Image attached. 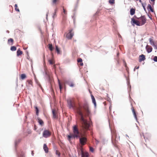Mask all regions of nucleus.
Returning <instances> with one entry per match:
<instances>
[{"label": "nucleus", "mask_w": 157, "mask_h": 157, "mask_svg": "<svg viewBox=\"0 0 157 157\" xmlns=\"http://www.w3.org/2000/svg\"><path fill=\"white\" fill-rule=\"evenodd\" d=\"M82 106L83 107L87 116L88 117L91 116V113L89 107V104L87 101L85 100L84 101Z\"/></svg>", "instance_id": "nucleus-1"}, {"label": "nucleus", "mask_w": 157, "mask_h": 157, "mask_svg": "<svg viewBox=\"0 0 157 157\" xmlns=\"http://www.w3.org/2000/svg\"><path fill=\"white\" fill-rule=\"evenodd\" d=\"M43 75L45 80H47L48 82L51 83L52 80L49 74L47 71H44L43 72Z\"/></svg>", "instance_id": "nucleus-2"}, {"label": "nucleus", "mask_w": 157, "mask_h": 157, "mask_svg": "<svg viewBox=\"0 0 157 157\" xmlns=\"http://www.w3.org/2000/svg\"><path fill=\"white\" fill-rule=\"evenodd\" d=\"M78 155L81 154V157H89V155L88 152L84 153L82 148H81L78 152Z\"/></svg>", "instance_id": "nucleus-3"}, {"label": "nucleus", "mask_w": 157, "mask_h": 157, "mask_svg": "<svg viewBox=\"0 0 157 157\" xmlns=\"http://www.w3.org/2000/svg\"><path fill=\"white\" fill-rule=\"evenodd\" d=\"M87 138L86 136L79 138V142L82 145H84L86 143Z\"/></svg>", "instance_id": "nucleus-4"}, {"label": "nucleus", "mask_w": 157, "mask_h": 157, "mask_svg": "<svg viewBox=\"0 0 157 157\" xmlns=\"http://www.w3.org/2000/svg\"><path fill=\"white\" fill-rule=\"evenodd\" d=\"M131 23L132 25H136L137 26H141V24L139 21L136 20L133 18H132L131 19Z\"/></svg>", "instance_id": "nucleus-5"}, {"label": "nucleus", "mask_w": 157, "mask_h": 157, "mask_svg": "<svg viewBox=\"0 0 157 157\" xmlns=\"http://www.w3.org/2000/svg\"><path fill=\"white\" fill-rule=\"evenodd\" d=\"M73 30H69V32L67 35L66 37L69 40L71 39L74 35V33L72 32Z\"/></svg>", "instance_id": "nucleus-6"}, {"label": "nucleus", "mask_w": 157, "mask_h": 157, "mask_svg": "<svg viewBox=\"0 0 157 157\" xmlns=\"http://www.w3.org/2000/svg\"><path fill=\"white\" fill-rule=\"evenodd\" d=\"M63 13H62V16L63 21V22H64L67 20V12L64 8H63Z\"/></svg>", "instance_id": "nucleus-7"}, {"label": "nucleus", "mask_w": 157, "mask_h": 157, "mask_svg": "<svg viewBox=\"0 0 157 157\" xmlns=\"http://www.w3.org/2000/svg\"><path fill=\"white\" fill-rule=\"evenodd\" d=\"M67 106L69 109H74V107L72 104V101L71 99H67Z\"/></svg>", "instance_id": "nucleus-8"}, {"label": "nucleus", "mask_w": 157, "mask_h": 157, "mask_svg": "<svg viewBox=\"0 0 157 157\" xmlns=\"http://www.w3.org/2000/svg\"><path fill=\"white\" fill-rule=\"evenodd\" d=\"M139 19L141 20L140 24H141V26L144 25L146 22V19L144 15L141 16L140 17Z\"/></svg>", "instance_id": "nucleus-9"}, {"label": "nucleus", "mask_w": 157, "mask_h": 157, "mask_svg": "<svg viewBox=\"0 0 157 157\" xmlns=\"http://www.w3.org/2000/svg\"><path fill=\"white\" fill-rule=\"evenodd\" d=\"M43 136L45 138H47L50 135L49 132L48 130L45 129L43 132Z\"/></svg>", "instance_id": "nucleus-10"}, {"label": "nucleus", "mask_w": 157, "mask_h": 157, "mask_svg": "<svg viewBox=\"0 0 157 157\" xmlns=\"http://www.w3.org/2000/svg\"><path fill=\"white\" fill-rule=\"evenodd\" d=\"M146 56L145 55L143 54L140 55L139 57V61L140 63L142 61H144L146 59Z\"/></svg>", "instance_id": "nucleus-11"}, {"label": "nucleus", "mask_w": 157, "mask_h": 157, "mask_svg": "<svg viewBox=\"0 0 157 157\" xmlns=\"http://www.w3.org/2000/svg\"><path fill=\"white\" fill-rule=\"evenodd\" d=\"M145 49L147 52L148 53H149L152 51L153 48L151 46L147 44L146 46Z\"/></svg>", "instance_id": "nucleus-12"}, {"label": "nucleus", "mask_w": 157, "mask_h": 157, "mask_svg": "<svg viewBox=\"0 0 157 157\" xmlns=\"http://www.w3.org/2000/svg\"><path fill=\"white\" fill-rule=\"evenodd\" d=\"M90 96L91 97L92 103L94 105V107L95 108L96 107L97 104L95 98L94 96L92 94L90 95Z\"/></svg>", "instance_id": "nucleus-13"}, {"label": "nucleus", "mask_w": 157, "mask_h": 157, "mask_svg": "<svg viewBox=\"0 0 157 157\" xmlns=\"http://www.w3.org/2000/svg\"><path fill=\"white\" fill-rule=\"evenodd\" d=\"M21 140L22 139L21 138H19L15 140L14 141V147L15 150H16L17 147V145L21 142Z\"/></svg>", "instance_id": "nucleus-14"}, {"label": "nucleus", "mask_w": 157, "mask_h": 157, "mask_svg": "<svg viewBox=\"0 0 157 157\" xmlns=\"http://www.w3.org/2000/svg\"><path fill=\"white\" fill-rule=\"evenodd\" d=\"M125 78H126V80H127V85L128 86V92L129 93V92L131 91V86L130 84V82L129 81H128V78H127L126 76L125 75H124Z\"/></svg>", "instance_id": "nucleus-15"}, {"label": "nucleus", "mask_w": 157, "mask_h": 157, "mask_svg": "<svg viewBox=\"0 0 157 157\" xmlns=\"http://www.w3.org/2000/svg\"><path fill=\"white\" fill-rule=\"evenodd\" d=\"M73 131L74 134H78L79 132L76 125H74L73 127Z\"/></svg>", "instance_id": "nucleus-16"}, {"label": "nucleus", "mask_w": 157, "mask_h": 157, "mask_svg": "<svg viewBox=\"0 0 157 157\" xmlns=\"http://www.w3.org/2000/svg\"><path fill=\"white\" fill-rule=\"evenodd\" d=\"M37 122L39 125H40L41 126H43L44 124V122L39 117H37Z\"/></svg>", "instance_id": "nucleus-17"}, {"label": "nucleus", "mask_w": 157, "mask_h": 157, "mask_svg": "<svg viewBox=\"0 0 157 157\" xmlns=\"http://www.w3.org/2000/svg\"><path fill=\"white\" fill-rule=\"evenodd\" d=\"M147 9L149 11H150L151 12L154 13L155 14V12L154 10H153L150 4H148V5L147 6Z\"/></svg>", "instance_id": "nucleus-18"}, {"label": "nucleus", "mask_w": 157, "mask_h": 157, "mask_svg": "<svg viewBox=\"0 0 157 157\" xmlns=\"http://www.w3.org/2000/svg\"><path fill=\"white\" fill-rule=\"evenodd\" d=\"M27 77V75L25 73H22L20 75V79L24 80Z\"/></svg>", "instance_id": "nucleus-19"}, {"label": "nucleus", "mask_w": 157, "mask_h": 157, "mask_svg": "<svg viewBox=\"0 0 157 157\" xmlns=\"http://www.w3.org/2000/svg\"><path fill=\"white\" fill-rule=\"evenodd\" d=\"M52 113L53 115V117L54 119H57L58 118V116L57 115L56 113L55 110L53 109H52Z\"/></svg>", "instance_id": "nucleus-20"}, {"label": "nucleus", "mask_w": 157, "mask_h": 157, "mask_svg": "<svg viewBox=\"0 0 157 157\" xmlns=\"http://www.w3.org/2000/svg\"><path fill=\"white\" fill-rule=\"evenodd\" d=\"M67 137L68 140L70 141L71 139L75 138V134H73L70 133L69 135H67Z\"/></svg>", "instance_id": "nucleus-21"}, {"label": "nucleus", "mask_w": 157, "mask_h": 157, "mask_svg": "<svg viewBox=\"0 0 157 157\" xmlns=\"http://www.w3.org/2000/svg\"><path fill=\"white\" fill-rule=\"evenodd\" d=\"M56 51L58 54H61V52L60 50V49L58 47V46L56 45Z\"/></svg>", "instance_id": "nucleus-22"}, {"label": "nucleus", "mask_w": 157, "mask_h": 157, "mask_svg": "<svg viewBox=\"0 0 157 157\" xmlns=\"http://www.w3.org/2000/svg\"><path fill=\"white\" fill-rule=\"evenodd\" d=\"M34 108L35 110L36 115L38 116L39 115V112H40L38 106L36 105H35L34 106Z\"/></svg>", "instance_id": "nucleus-23"}, {"label": "nucleus", "mask_w": 157, "mask_h": 157, "mask_svg": "<svg viewBox=\"0 0 157 157\" xmlns=\"http://www.w3.org/2000/svg\"><path fill=\"white\" fill-rule=\"evenodd\" d=\"M43 149L45 153H48V149L47 145L44 144L43 145Z\"/></svg>", "instance_id": "nucleus-24"}, {"label": "nucleus", "mask_w": 157, "mask_h": 157, "mask_svg": "<svg viewBox=\"0 0 157 157\" xmlns=\"http://www.w3.org/2000/svg\"><path fill=\"white\" fill-rule=\"evenodd\" d=\"M22 51L21 50L20 48H19L17 51V56L18 57L19 56L22 55Z\"/></svg>", "instance_id": "nucleus-25"}, {"label": "nucleus", "mask_w": 157, "mask_h": 157, "mask_svg": "<svg viewBox=\"0 0 157 157\" xmlns=\"http://www.w3.org/2000/svg\"><path fill=\"white\" fill-rule=\"evenodd\" d=\"M149 43H150V44L152 45V46H155V45L156 44V43L153 40L151 39V38H150L149 39Z\"/></svg>", "instance_id": "nucleus-26"}, {"label": "nucleus", "mask_w": 157, "mask_h": 157, "mask_svg": "<svg viewBox=\"0 0 157 157\" xmlns=\"http://www.w3.org/2000/svg\"><path fill=\"white\" fill-rule=\"evenodd\" d=\"M108 140L106 139L105 138H103L102 139L101 142L103 145L107 144L108 143Z\"/></svg>", "instance_id": "nucleus-27"}, {"label": "nucleus", "mask_w": 157, "mask_h": 157, "mask_svg": "<svg viewBox=\"0 0 157 157\" xmlns=\"http://www.w3.org/2000/svg\"><path fill=\"white\" fill-rule=\"evenodd\" d=\"M135 9L132 8L130 10V14L131 15H133L135 13Z\"/></svg>", "instance_id": "nucleus-28"}, {"label": "nucleus", "mask_w": 157, "mask_h": 157, "mask_svg": "<svg viewBox=\"0 0 157 157\" xmlns=\"http://www.w3.org/2000/svg\"><path fill=\"white\" fill-rule=\"evenodd\" d=\"M58 84L59 85V88L60 90L61 91L62 89L63 88H62V87L61 84L60 83V81L59 79H58Z\"/></svg>", "instance_id": "nucleus-29"}, {"label": "nucleus", "mask_w": 157, "mask_h": 157, "mask_svg": "<svg viewBox=\"0 0 157 157\" xmlns=\"http://www.w3.org/2000/svg\"><path fill=\"white\" fill-rule=\"evenodd\" d=\"M80 119L81 121L82 122V123L84 124H85L86 123V120L84 118L83 116H82L80 117Z\"/></svg>", "instance_id": "nucleus-30"}, {"label": "nucleus", "mask_w": 157, "mask_h": 157, "mask_svg": "<svg viewBox=\"0 0 157 157\" xmlns=\"http://www.w3.org/2000/svg\"><path fill=\"white\" fill-rule=\"evenodd\" d=\"M48 48L51 51H53L54 48L53 47L52 45V44H48Z\"/></svg>", "instance_id": "nucleus-31"}, {"label": "nucleus", "mask_w": 157, "mask_h": 157, "mask_svg": "<svg viewBox=\"0 0 157 157\" xmlns=\"http://www.w3.org/2000/svg\"><path fill=\"white\" fill-rule=\"evenodd\" d=\"M17 47L15 46H13L10 47V50L12 51H14L16 50Z\"/></svg>", "instance_id": "nucleus-32"}, {"label": "nucleus", "mask_w": 157, "mask_h": 157, "mask_svg": "<svg viewBox=\"0 0 157 157\" xmlns=\"http://www.w3.org/2000/svg\"><path fill=\"white\" fill-rule=\"evenodd\" d=\"M78 114L80 116H83V113L80 109H79V110L78 111Z\"/></svg>", "instance_id": "nucleus-33"}, {"label": "nucleus", "mask_w": 157, "mask_h": 157, "mask_svg": "<svg viewBox=\"0 0 157 157\" xmlns=\"http://www.w3.org/2000/svg\"><path fill=\"white\" fill-rule=\"evenodd\" d=\"M116 141V140L115 142L113 141V140L112 139V143L113 146L115 147H117Z\"/></svg>", "instance_id": "nucleus-34"}, {"label": "nucleus", "mask_w": 157, "mask_h": 157, "mask_svg": "<svg viewBox=\"0 0 157 157\" xmlns=\"http://www.w3.org/2000/svg\"><path fill=\"white\" fill-rule=\"evenodd\" d=\"M69 86L71 87H74L75 84H74L73 82H70V83H69V84L68 85Z\"/></svg>", "instance_id": "nucleus-35"}, {"label": "nucleus", "mask_w": 157, "mask_h": 157, "mask_svg": "<svg viewBox=\"0 0 157 157\" xmlns=\"http://www.w3.org/2000/svg\"><path fill=\"white\" fill-rule=\"evenodd\" d=\"M141 5L143 7L144 10L146 12V10L145 8V5H146V4L145 3L144 4V3H142Z\"/></svg>", "instance_id": "nucleus-36"}, {"label": "nucleus", "mask_w": 157, "mask_h": 157, "mask_svg": "<svg viewBox=\"0 0 157 157\" xmlns=\"http://www.w3.org/2000/svg\"><path fill=\"white\" fill-rule=\"evenodd\" d=\"M114 1L115 0H109V2L111 5H112L114 3Z\"/></svg>", "instance_id": "nucleus-37"}, {"label": "nucleus", "mask_w": 157, "mask_h": 157, "mask_svg": "<svg viewBox=\"0 0 157 157\" xmlns=\"http://www.w3.org/2000/svg\"><path fill=\"white\" fill-rule=\"evenodd\" d=\"M90 151L92 153H93L94 152V149L92 147H91L90 148Z\"/></svg>", "instance_id": "nucleus-38"}, {"label": "nucleus", "mask_w": 157, "mask_h": 157, "mask_svg": "<svg viewBox=\"0 0 157 157\" xmlns=\"http://www.w3.org/2000/svg\"><path fill=\"white\" fill-rule=\"evenodd\" d=\"M153 60L154 62H157V56H154Z\"/></svg>", "instance_id": "nucleus-39"}, {"label": "nucleus", "mask_w": 157, "mask_h": 157, "mask_svg": "<svg viewBox=\"0 0 157 157\" xmlns=\"http://www.w3.org/2000/svg\"><path fill=\"white\" fill-rule=\"evenodd\" d=\"M77 62L80 63L82 62V59L80 58H79L77 60Z\"/></svg>", "instance_id": "nucleus-40"}, {"label": "nucleus", "mask_w": 157, "mask_h": 157, "mask_svg": "<svg viewBox=\"0 0 157 157\" xmlns=\"http://www.w3.org/2000/svg\"><path fill=\"white\" fill-rule=\"evenodd\" d=\"M133 115L134 116V117L135 119L136 120H137V116L136 115V112H135V113H133Z\"/></svg>", "instance_id": "nucleus-41"}, {"label": "nucleus", "mask_w": 157, "mask_h": 157, "mask_svg": "<svg viewBox=\"0 0 157 157\" xmlns=\"http://www.w3.org/2000/svg\"><path fill=\"white\" fill-rule=\"evenodd\" d=\"M117 36H118V37L119 38H121L122 39V37L121 36V35L119 33L118 31H117Z\"/></svg>", "instance_id": "nucleus-42"}, {"label": "nucleus", "mask_w": 157, "mask_h": 157, "mask_svg": "<svg viewBox=\"0 0 157 157\" xmlns=\"http://www.w3.org/2000/svg\"><path fill=\"white\" fill-rule=\"evenodd\" d=\"M48 62L49 63V64L50 65H52L53 64V62L52 60L50 59H48Z\"/></svg>", "instance_id": "nucleus-43"}, {"label": "nucleus", "mask_w": 157, "mask_h": 157, "mask_svg": "<svg viewBox=\"0 0 157 157\" xmlns=\"http://www.w3.org/2000/svg\"><path fill=\"white\" fill-rule=\"evenodd\" d=\"M27 82L28 83L29 85H31L32 86H33L32 85V82L31 81L27 80Z\"/></svg>", "instance_id": "nucleus-44"}, {"label": "nucleus", "mask_w": 157, "mask_h": 157, "mask_svg": "<svg viewBox=\"0 0 157 157\" xmlns=\"http://www.w3.org/2000/svg\"><path fill=\"white\" fill-rule=\"evenodd\" d=\"M38 85L39 87L41 89L42 91L43 92L44 90H43V88H42L41 84L39 83H38Z\"/></svg>", "instance_id": "nucleus-45"}, {"label": "nucleus", "mask_w": 157, "mask_h": 157, "mask_svg": "<svg viewBox=\"0 0 157 157\" xmlns=\"http://www.w3.org/2000/svg\"><path fill=\"white\" fill-rule=\"evenodd\" d=\"M64 82H65V83L67 84L68 85L69 84L70 82V81L69 80H65L64 81Z\"/></svg>", "instance_id": "nucleus-46"}, {"label": "nucleus", "mask_w": 157, "mask_h": 157, "mask_svg": "<svg viewBox=\"0 0 157 157\" xmlns=\"http://www.w3.org/2000/svg\"><path fill=\"white\" fill-rule=\"evenodd\" d=\"M14 40L13 39L10 38V45H13Z\"/></svg>", "instance_id": "nucleus-47"}, {"label": "nucleus", "mask_w": 157, "mask_h": 157, "mask_svg": "<svg viewBox=\"0 0 157 157\" xmlns=\"http://www.w3.org/2000/svg\"><path fill=\"white\" fill-rule=\"evenodd\" d=\"M56 12H54V13H53V15L52 16V18H53V19H54L55 17L56 16Z\"/></svg>", "instance_id": "nucleus-48"}, {"label": "nucleus", "mask_w": 157, "mask_h": 157, "mask_svg": "<svg viewBox=\"0 0 157 157\" xmlns=\"http://www.w3.org/2000/svg\"><path fill=\"white\" fill-rule=\"evenodd\" d=\"M75 138H79H79H80V136L78 135H75Z\"/></svg>", "instance_id": "nucleus-49"}, {"label": "nucleus", "mask_w": 157, "mask_h": 157, "mask_svg": "<svg viewBox=\"0 0 157 157\" xmlns=\"http://www.w3.org/2000/svg\"><path fill=\"white\" fill-rule=\"evenodd\" d=\"M37 127L36 126V125L35 124L34 125V130H36L37 129Z\"/></svg>", "instance_id": "nucleus-50"}, {"label": "nucleus", "mask_w": 157, "mask_h": 157, "mask_svg": "<svg viewBox=\"0 0 157 157\" xmlns=\"http://www.w3.org/2000/svg\"><path fill=\"white\" fill-rule=\"evenodd\" d=\"M107 101H109V102L110 103V104L111 103V101L110 100V98H109V97H108V99H107Z\"/></svg>", "instance_id": "nucleus-51"}, {"label": "nucleus", "mask_w": 157, "mask_h": 157, "mask_svg": "<svg viewBox=\"0 0 157 157\" xmlns=\"http://www.w3.org/2000/svg\"><path fill=\"white\" fill-rule=\"evenodd\" d=\"M153 47H154L155 49L157 50V44H156L155 46H153Z\"/></svg>", "instance_id": "nucleus-52"}, {"label": "nucleus", "mask_w": 157, "mask_h": 157, "mask_svg": "<svg viewBox=\"0 0 157 157\" xmlns=\"http://www.w3.org/2000/svg\"><path fill=\"white\" fill-rule=\"evenodd\" d=\"M131 105L132 106V113L135 112V110L134 109V108H133L132 105V104H131Z\"/></svg>", "instance_id": "nucleus-53"}, {"label": "nucleus", "mask_w": 157, "mask_h": 157, "mask_svg": "<svg viewBox=\"0 0 157 157\" xmlns=\"http://www.w3.org/2000/svg\"><path fill=\"white\" fill-rule=\"evenodd\" d=\"M139 68V66H138V67H136V66L134 68V71H135L136 69H138Z\"/></svg>", "instance_id": "nucleus-54"}, {"label": "nucleus", "mask_w": 157, "mask_h": 157, "mask_svg": "<svg viewBox=\"0 0 157 157\" xmlns=\"http://www.w3.org/2000/svg\"><path fill=\"white\" fill-rule=\"evenodd\" d=\"M43 59L44 62V63H45V55L44 54L43 55Z\"/></svg>", "instance_id": "nucleus-55"}, {"label": "nucleus", "mask_w": 157, "mask_h": 157, "mask_svg": "<svg viewBox=\"0 0 157 157\" xmlns=\"http://www.w3.org/2000/svg\"><path fill=\"white\" fill-rule=\"evenodd\" d=\"M15 10L17 11V12L20 11V10H19V9L18 8H17V7L15 8Z\"/></svg>", "instance_id": "nucleus-56"}, {"label": "nucleus", "mask_w": 157, "mask_h": 157, "mask_svg": "<svg viewBox=\"0 0 157 157\" xmlns=\"http://www.w3.org/2000/svg\"><path fill=\"white\" fill-rule=\"evenodd\" d=\"M146 13H147V15L148 16V17H149V18H150V19L151 20V19H152V17H151V16H149V14L148 13H147V12H146Z\"/></svg>", "instance_id": "nucleus-57"}, {"label": "nucleus", "mask_w": 157, "mask_h": 157, "mask_svg": "<svg viewBox=\"0 0 157 157\" xmlns=\"http://www.w3.org/2000/svg\"><path fill=\"white\" fill-rule=\"evenodd\" d=\"M123 62H124V66L125 67H126V66H127L126 63L125 61L124 60L123 61Z\"/></svg>", "instance_id": "nucleus-58"}, {"label": "nucleus", "mask_w": 157, "mask_h": 157, "mask_svg": "<svg viewBox=\"0 0 157 157\" xmlns=\"http://www.w3.org/2000/svg\"><path fill=\"white\" fill-rule=\"evenodd\" d=\"M60 153L59 152H58V150H56V155H57L58 154Z\"/></svg>", "instance_id": "nucleus-59"}, {"label": "nucleus", "mask_w": 157, "mask_h": 157, "mask_svg": "<svg viewBox=\"0 0 157 157\" xmlns=\"http://www.w3.org/2000/svg\"><path fill=\"white\" fill-rule=\"evenodd\" d=\"M133 33L134 34L135 36H136V30H134V31L133 32Z\"/></svg>", "instance_id": "nucleus-60"}, {"label": "nucleus", "mask_w": 157, "mask_h": 157, "mask_svg": "<svg viewBox=\"0 0 157 157\" xmlns=\"http://www.w3.org/2000/svg\"><path fill=\"white\" fill-rule=\"evenodd\" d=\"M40 32L41 33V35L42 36H43V32H42V30H40Z\"/></svg>", "instance_id": "nucleus-61"}, {"label": "nucleus", "mask_w": 157, "mask_h": 157, "mask_svg": "<svg viewBox=\"0 0 157 157\" xmlns=\"http://www.w3.org/2000/svg\"><path fill=\"white\" fill-rule=\"evenodd\" d=\"M27 59L29 60L30 57L29 55H27Z\"/></svg>", "instance_id": "nucleus-62"}, {"label": "nucleus", "mask_w": 157, "mask_h": 157, "mask_svg": "<svg viewBox=\"0 0 157 157\" xmlns=\"http://www.w3.org/2000/svg\"><path fill=\"white\" fill-rule=\"evenodd\" d=\"M112 107V106L110 105L109 107V109L110 111L111 110Z\"/></svg>", "instance_id": "nucleus-63"}, {"label": "nucleus", "mask_w": 157, "mask_h": 157, "mask_svg": "<svg viewBox=\"0 0 157 157\" xmlns=\"http://www.w3.org/2000/svg\"><path fill=\"white\" fill-rule=\"evenodd\" d=\"M80 66H82L83 65V63H82V62H81V63H80Z\"/></svg>", "instance_id": "nucleus-64"}]
</instances>
